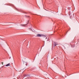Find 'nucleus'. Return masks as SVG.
<instances>
[{
	"mask_svg": "<svg viewBox=\"0 0 79 79\" xmlns=\"http://www.w3.org/2000/svg\"><path fill=\"white\" fill-rule=\"evenodd\" d=\"M42 35H40V34H37L36 35V37H42Z\"/></svg>",
	"mask_w": 79,
	"mask_h": 79,
	"instance_id": "f257e3e1",
	"label": "nucleus"
},
{
	"mask_svg": "<svg viewBox=\"0 0 79 79\" xmlns=\"http://www.w3.org/2000/svg\"><path fill=\"white\" fill-rule=\"evenodd\" d=\"M57 45H58V44L57 42H54V47H56Z\"/></svg>",
	"mask_w": 79,
	"mask_h": 79,
	"instance_id": "f03ea898",
	"label": "nucleus"
},
{
	"mask_svg": "<svg viewBox=\"0 0 79 79\" xmlns=\"http://www.w3.org/2000/svg\"><path fill=\"white\" fill-rule=\"evenodd\" d=\"M29 24V21H28L27 22V24H24V25H23V26H26L27 25V24Z\"/></svg>",
	"mask_w": 79,
	"mask_h": 79,
	"instance_id": "7ed1b4c3",
	"label": "nucleus"
},
{
	"mask_svg": "<svg viewBox=\"0 0 79 79\" xmlns=\"http://www.w3.org/2000/svg\"><path fill=\"white\" fill-rule=\"evenodd\" d=\"M21 75H19L18 76L17 79H21Z\"/></svg>",
	"mask_w": 79,
	"mask_h": 79,
	"instance_id": "20e7f679",
	"label": "nucleus"
},
{
	"mask_svg": "<svg viewBox=\"0 0 79 79\" xmlns=\"http://www.w3.org/2000/svg\"><path fill=\"white\" fill-rule=\"evenodd\" d=\"M10 64L9 63V64H7L5 66H10Z\"/></svg>",
	"mask_w": 79,
	"mask_h": 79,
	"instance_id": "39448f33",
	"label": "nucleus"
},
{
	"mask_svg": "<svg viewBox=\"0 0 79 79\" xmlns=\"http://www.w3.org/2000/svg\"><path fill=\"white\" fill-rule=\"evenodd\" d=\"M42 36H43V37H46V35H42Z\"/></svg>",
	"mask_w": 79,
	"mask_h": 79,
	"instance_id": "423d86ee",
	"label": "nucleus"
},
{
	"mask_svg": "<svg viewBox=\"0 0 79 79\" xmlns=\"http://www.w3.org/2000/svg\"><path fill=\"white\" fill-rule=\"evenodd\" d=\"M2 64H3V62H2Z\"/></svg>",
	"mask_w": 79,
	"mask_h": 79,
	"instance_id": "0eeeda50",
	"label": "nucleus"
},
{
	"mask_svg": "<svg viewBox=\"0 0 79 79\" xmlns=\"http://www.w3.org/2000/svg\"><path fill=\"white\" fill-rule=\"evenodd\" d=\"M69 31V30H68V31L67 32L66 34H67V33L68 32V31Z\"/></svg>",
	"mask_w": 79,
	"mask_h": 79,
	"instance_id": "6e6552de",
	"label": "nucleus"
},
{
	"mask_svg": "<svg viewBox=\"0 0 79 79\" xmlns=\"http://www.w3.org/2000/svg\"><path fill=\"white\" fill-rule=\"evenodd\" d=\"M27 17H28V18H29V16H27Z\"/></svg>",
	"mask_w": 79,
	"mask_h": 79,
	"instance_id": "1a4fd4ad",
	"label": "nucleus"
},
{
	"mask_svg": "<svg viewBox=\"0 0 79 79\" xmlns=\"http://www.w3.org/2000/svg\"><path fill=\"white\" fill-rule=\"evenodd\" d=\"M23 13H26V12H23Z\"/></svg>",
	"mask_w": 79,
	"mask_h": 79,
	"instance_id": "9d476101",
	"label": "nucleus"
},
{
	"mask_svg": "<svg viewBox=\"0 0 79 79\" xmlns=\"http://www.w3.org/2000/svg\"><path fill=\"white\" fill-rule=\"evenodd\" d=\"M46 10V11H48V10Z\"/></svg>",
	"mask_w": 79,
	"mask_h": 79,
	"instance_id": "9b49d317",
	"label": "nucleus"
},
{
	"mask_svg": "<svg viewBox=\"0 0 79 79\" xmlns=\"http://www.w3.org/2000/svg\"><path fill=\"white\" fill-rule=\"evenodd\" d=\"M4 66V65H3V66Z\"/></svg>",
	"mask_w": 79,
	"mask_h": 79,
	"instance_id": "f8f14e48",
	"label": "nucleus"
},
{
	"mask_svg": "<svg viewBox=\"0 0 79 79\" xmlns=\"http://www.w3.org/2000/svg\"><path fill=\"white\" fill-rule=\"evenodd\" d=\"M2 77H3V76H2Z\"/></svg>",
	"mask_w": 79,
	"mask_h": 79,
	"instance_id": "ddd939ff",
	"label": "nucleus"
}]
</instances>
